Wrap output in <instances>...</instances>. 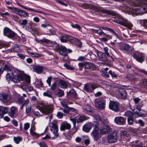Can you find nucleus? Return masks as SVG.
Instances as JSON below:
<instances>
[{
  "label": "nucleus",
  "mask_w": 147,
  "mask_h": 147,
  "mask_svg": "<svg viewBox=\"0 0 147 147\" xmlns=\"http://www.w3.org/2000/svg\"><path fill=\"white\" fill-rule=\"evenodd\" d=\"M37 107L40 111L44 113H51L52 111V108L51 106L43 103L38 104Z\"/></svg>",
  "instance_id": "nucleus-2"
},
{
  "label": "nucleus",
  "mask_w": 147,
  "mask_h": 147,
  "mask_svg": "<svg viewBox=\"0 0 147 147\" xmlns=\"http://www.w3.org/2000/svg\"><path fill=\"white\" fill-rule=\"evenodd\" d=\"M35 130V127L34 126L32 125L30 129V133L32 136L36 138H37L40 135L34 131Z\"/></svg>",
  "instance_id": "nucleus-25"
},
{
  "label": "nucleus",
  "mask_w": 147,
  "mask_h": 147,
  "mask_svg": "<svg viewBox=\"0 0 147 147\" xmlns=\"http://www.w3.org/2000/svg\"><path fill=\"white\" fill-rule=\"evenodd\" d=\"M13 74L11 75L10 73H7L6 76V80L9 82L11 79V77L13 76Z\"/></svg>",
  "instance_id": "nucleus-48"
},
{
  "label": "nucleus",
  "mask_w": 147,
  "mask_h": 147,
  "mask_svg": "<svg viewBox=\"0 0 147 147\" xmlns=\"http://www.w3.org/2000/svg\"><path fill=\"white\" fill-rule=\"evenodd\" d=\"M71 127V125L68 123H65L62 125L60 127L61 130H63L65 129H69Z\"/></svg>",
  "instance_id": "nucleus-31"
},
{
  "label": "nucleus",
  "mask_w": 147,
  "mask_h": 147,
  "mask_svg": "<svg viewBox=\"0 0 147 147\" xmlns=\"http://www.w3.org/2000/svg\"><path fill=\"white\" fill-rule=\"evenodd\" d=\"M121 136L122 138H125L129 136V134L125 131H121Z\"/></svg>",
  "instance_id": "nucleus-38"
},
{
  "label": "nucleus",
  "mask_w": 147,
  "mask_h": 147,
  "mask_svg": "<svg viewBox=\"0 0 147 147\" xmlns=\"http://www.w3.org/2000/svg\"><path fill=\"white\" fill-rule=\"evenodd\" d=\"M118 133L117 131H114L107 136L108 142L109 143L116 142L118 140Z\"/></svg>",
  "instance_id": "nucleus-8"
},
{
  "label": "nucleus",
  "mask_w": 147,
  "mask_h": 147,
  "mask_svg": "<svg viewBox=\"0 0 147 147\" xmlns=\"http://www.w3.org/2000/svg\"><path fill=\"white\" fill-rule=\"evenodd\" d=\"M31 104H29V105L26 106V113H28L30 111L31 109Z\"/></svg>",
  "instance_id": "nucleus-54"
},
{
  "label": "nucleus",
  "mask_w": 147,
  "mask_h": 147,
  "mask_svg": "<svg viewBox=\"0 0 147 147\" xmlns=\"http://www.w3.org/2000/svg\"><path fill=\"white\" fill-rule=\"evenodd\" d=\"M35 72L38 74H40L43 71L44 67L43 66L37 65L33 68Z\"/></svg>",
  "instance_id": "nucleus-26"
},
{
  "label": "nucleus",
  "mask_w": 147,
  "mask_h": 147,
  "mask_svg": "<svg viewBox=\"0 0 147 147\" xmlns=\"http://www.w3.org/2000/svg\"><path fill=\"white\" fill-rule=\"evenodd\" d=\"M50 33L49 34L47 33L46 34L50 36L51 35H54L55 34V30L53 29H51L49 31Z\"/></svg>",
  "instance_id": "nucleus-58"
},
{
  "label": "nucleus",
  "mask_w": 147,
  "mask_h": 147,
  "mask_svg": "<svg viewBox=\"0 0 147 147\" xmlns=\"http://www.w3.org/2000/svg\"><path fill=\"white\" fill-rule=\"evenodd\" d=\"M13 140L15 143L17 144H18L20 142L22 141V138L21 137L19 136L14 137Z\"/></svg>",
  "instance_id": "nucleus-39"
},
{
  "label": "nucleus",
  "mask_w": 147,
  "mask_h": 147,
  "mask_svg": "<svg viewBox=\"0 0 147 147\" xmlns=\"http://www.w3.org/2000/svg\"><path fill=\"white\" fill-rule=\"evenodd\" d=\"M8 108L3 107H0V116L2 118L4 115L7 113Z\"/></svg>",
  "instance_id": "nucleus-27"
},
{
  "label": "nucleus",
  "mask_w": 147,
  "mask_h": 147,
  "mask_svg": "<svg viewBox=\"0 0 147 147\" xmlns=\"http://www.w3.org/2000/svg\"><path fill=\"white\" fill-rule=\"evenodd\" d=\"M28 54L32 56L33 57H41V55L35 53H33L32 52H29L28 53Z\"/></svg>",
  "instance_id": "nucleus-46"
},
{
  "label": "nucleus",
  "mask_w": 147,
  "mask_h": 147,
  "mask_svg": "<svg viewBox=\"0 0 147 147\" xmlns=\"http://www.w3.org/2000/svg\"><path fill=\"white\" fill-rule=\"evenodd\" d=\"M139 22L141 25L146 28L147 29V20H139Z\"/></svg>",
  "instance_id": "nucleus-34"
},
{
  "label": "nucleus",
  "mask_w": 147,
  "mask_h": 147,
  "mask_svg": "<svg viewBox=\"0 0 147 147\" xmlns=\"http://www.w3.org/2000/svg\"><path fill=\"white\" fill-rule=\"evenodd\" d=\"M95 105L96 107L100 110L104 109L105 107V102L100 101H96Z\"/></svg>",
  "instance_id": "nucleus-19"
},
{
  "label": "nucleus",
  "mask_w": 147,
  "mask_h": 147,
  "mask_svg": "<svg viewBox=\"0 0 147 147\" xmlns=\"http://www.w3.org/2000/svg\"><path fill=\"white\" fill-rule=\"evenodd\" d=\"M64 93L63 91L61 89H59L57 92V95L59 97H61L63 96Z\"/></svg>",
  "instance_id": "nucleus-47"
},
{
  "label": "nucleus",
  "mask_w": 147,
  "mask_h": 147,
  "mask_svg": "<svg viewBox=\"0 0 147 147\" xmlns=\"http://www.w3.org/2000/svg\"><path fill=\"white\" fill-rule=\"evenodd\" d=\"M21 10V9L15 7L13 12L16 14L19 15Z\"/></svg>",
  "instance_id": "nucleus-60"
},
{
  "label": "nucleus",
  "mask_w": 147,
  "mask_h": 147,
  "mask_svg": "<svg viewBox=\"0 0 147 147\" xmlns=\"http://www.w3.org/2000/svg\"><path fill=\"white\" fill-rule=\"evenodd\" d=\"M3 70L7 71V73H10L11 75L13 74L12 67L6 65H5L3 68Z\"/></svg>",
  "instance_id": "nucleus-32"
},
{
  "label": "nucleus",
  "mask_w": 147,
  "mask_h": 147,
  "mask_svg": "<svg viewBox=\"0 0 147 147\" xmlns=\"http://www.w3.org/2000/svg\"><path fill=\"white\" fill-rule=\"evenodd\" d=\"M68 36L67 35H64L61 36L60 38V40L61 42H65L67 40H68Z\"/></svg>",
  "instance_id": "nucleus-43"
},
{
  "label": "nucleus",
  "mask_w": 147,
  "mask_h": 147,
  "mask_svg": "<svg viewBox=\"0 0 147 147\" xmlns=\"http://www.w3.org/2000/svg\"><path fill=\"white\" fill-rule=\"evenodd\" d=\"M58 49L60 54L64 56H66L68 53H70L71 52V50L67 49L65 47L63 46H59Z\"/></svg>",
  "instance_id": "nucleus-10"
},
{
  "label": "nucleus",
  "mask_w": 147,
  "mask_h": 147,
  "mask_svg": "<svg viewBox=\"0 0 147 147\" xmlns=\"http://www.w3.org/2000/svg\"><path fill=\"white\" fill-rule=\"evenodd\" d=\"M3 34L8 37L11 38L15 36V33L9 28H5L3 30Z\"/></svg>",
  "instance_id": "nucleus-11"
},
{
  "label": "nucleus",
  "mask_w": 147,
  "mask_h": 147,
  "mask_svg": "<svg viewBox=\"0 0 147 147\" xmlns=\"http://www.w3.org/2000/svg\"><path fill=\"white\" fill-rule=\"evenodd\" d=\"M135 40H133L131 42V43H136L139 42L141 44H142L143 43V41L140 39V37L139 36H137Z\"/></svg>",
  "instance_id": "nucleus-41"
},
{
  "label": "nucleus",
  "mask_w": 147,
  "mask_h": 147,
  "mask_svg": "<svg viewBox=\"0 0 147 147\" xmlns=\"http://www.w3.org/2000/svg\"><path fill=\"white\" fill-rule=\"evenodd\" d=\"M23 76L22 74H19L13 77L11 79V80L14 83H18L20 81H22Z\"/></svg>",
  "instance_id": "nucleus-21"
},
{
  "label": "nucleus",
  "mask_w": 147,
  "mask_h": 147,
  "mask_svg": "<svg viewBox=\"0 0 147 147\" xmlns=\"http://www.w3.org/2000/svg\"><path fill=\"white\" fill-rule=\"evenodd\" d=\"M22 75L24 76L22 81L25 79L27 83H30V77L28 76L25 75L23 74H22Z\"/></svg>",
  "instance_id": "nucleus-40"
},
{
  "label": "nucleus",
  "mask_w": 147,
  "mask_h": 147,
  "mask_svg": "<svg viewBox=\"0 0 147 147\" xmlns=\"http://www.w3.org/2000/svg\"><path fill=\"white\" fill-rule=\"evenodd\" d=\"M19 15L25 18L27 16L28 14L26 12L21 10Z\"/></svg>",
  "instance_id": "nucleus-44"
},
{
  "label": "nucleus",
  "mask_w": 147,
  "mask_h": 147,
  "mask_svg": "<svg viewBox=\"0 0 147 147\" xmlns=\"http://www.w3.org/2000/svg\"><path fill=\"white\" fill-rule=\"evenodd\" d=\"M137 109L139 112L137 111L134 112V113H133L130 111H128L125 112L124 115L128 117V118L133 117V116L134 115H135L136 117H145V115L142 113L144 111H143L141 109L137 108Z\"/></svg>",
  "instance_id": "nucleus-3"
},
{
  "label": "nucleus",
  "mask_w": 147,
  "mask_h": 147,
  "mask_svg": "<svg viewBox=\"0 0 147 147\" xmlns=\"http://www.w3.org/2000/svg\"><path fill=\"white\" fill-rule=\"evenodd\" d=\"M84 140V143L86 146L88 145L90 142L89 138L87 136H82Z\"/></svg>",
  "instance_id": "nucleus-35"
},
{
  "label": "nucleus",
  "mask_w": 147,
  "mask_h": 147,
  "mask_svg": "<svg viewBox=\"0 0 147 147\" xmlns=\"http://www.w3.org/2000/svg\"><path fill=\"white\" fill-rule=\"evenodd\" d=\"M59 85V86L62 88H66L67 86V84L65 82L62 80H60Z\"/></svg>",
  "instance_id": "nucleus-33"
},
{
  "label": "nucleus",
  "mask_w": 147,
  "mask_h": 147,
  "mask_svg": "<svg viewBox=\"0 0 147 147\" xmlns=\"http://www.w3.org/2000/svg\"><path fill=\"white\" fill-rule=\"evenodd\" d=\"M123 34L124 36L125 37H128L129 35L128 31L127 30H123Z\"/></svg>",
  "instance_id": "nucleus-50"
},
{
  "label": "nucleus",
  "mask_w": 147,
  "mask_h": 147,
  "mask_svg": "<svg viewBox=\"0 0 147 147\" xmlns=\"http://www.w3.org/2000/svg\"><path fill=\"white\" fill-rule=\"evenodd\" d=\"M105 54L102 52L100 51L97 53V55L101 61L104 62H106L108 60L107 57Z\"/></svg>",
  "instance_id": "nucleus-23"
},
{
  "label": "nucleus",
  "mask_w": 147,
  "mask_h": 147,
  "mask_svg": "<svg viewBox=\"0 0 147 147\" xmlns=\"http://www.w3.org/2000/svg\"><path fill=\"white\" fill-rule=\"evenodd\" d=\"M129 11L132 14L138 15L143 14L147 12V8L145 7H139L137 8H132L130 9Z\"/></svg>",
  "instance_id": "nucleus-6"
},
{
  "label": "nucleus",
  "mask_w": 147,
  "mask_h": 147,
  "mask_svg": "<svg viewBox=\"0 0 147 147\" xmlns=\"http://www.w3.org/2000/svg\"><path fill=\"white\" fill-rule=\"evenodd\" d=\"M52 79V77H48L47 78V79L46 80L47 83L48 84L49 86H50L51 85V82Z\"/></svg>",
  "instance_id": "nucleus-56"
},
{
  "label": "nucleus",
  "mask_w": 147,
  "mask_h": 147,
  "mask_svg": "<svg viewBox=\"0 0 147 147\" xmlns=\"http://www.w3.org/2000/svg\"><path fill=\"white\" fill-rule=\"evenodd\" d=\"M118 97L121 99H125L127 96V93L123 89H119L117 92Z\"/></svg>",
  "instance_id": "nucleus-14"
},
{
  "label": "nucleus",
  "mask_w": 147,
  "mask_h": 147,
  "mask_svg": "<svg viewBox=\"0 0 147 147\" xmlns=\"http://www.w3.org/2000/svg\"><path fill=\"white\" fill-rule=\"evenodd\" d=\"M11 99L10 96L5 94L2 93L0 94V100L4 102H6L9 101Z\"/></svg>",
  "instance_id": "nucleus-16"
},
{
  "label": "nucleus",
  "mask_w": 147,
  "mask_h": 147,
  "mask_svg": "<svg viewBox=\"0 0 147 147\" xmlns=\"http://www.w3.org/2000/svg\"><path fill=\"white\" fill-rule=\"evenodd\" d=\"M114 121L117 124L123 125L126 123V119H124L123 117L118 116L115 117Z\"/></svg>",
  "instance_id": "nucleus-15"
},
{
  "label": "nucleus",
  "mask_w": 147,
  "mask_h": 147,
  "mask_svg": "<svg viewBox=\"0 0 147 147\" xmlns=\"http://www.w3.org/2000/svg\"><path fill=\"white\" fill-rule=\"evenodd\" d=\"M115 22L129 28H130L133 26L132 24L129 21L124 19L121 16H119V19L115 20Z\"/></svg>",
  "instance_id": "nucleus-4"
},
{
  "label": "nucleus",
  "mask_w": 147,
  "mask_h": 147,
  "mask_svg": "<svg viewBox=\"0 0 147 147\" xmlns=\"http://www.w3.org/2000/svg\"><path fill=\"white\" fill-rule=\"evenodd\" d=\"M68 40L71 43L79 47H81L82 46V42L77 38L71 36H68Z\"/></svg>",
  "instance_id": "nucleus-9"
},
{
  "label": "nucleus",
  "mask_w": 147,
  "mask_h": 147,
  "mask_svg": "<svg viewBox=\"0 0 147 147\" xmlns=\"http://www.w3.org/2000/svg\"><path fill=\"white\" fill-rule=\"evenodd\" d=\"M38 43H51V41L49 39L45 38H43L40 40H37Z\"/></svg>",
  "instance_id": "nucleus-36"
},
{
  "label": "nucleus",
  "mask_w": 147,
  "mask_h": 147,
  "mask_svg": "<svg viewBox=\"0 0 147 147\" xmlns=\"http://www.w3.org/2000/svg\"><path fill=\"white\" fill-rule=\"evenodd\" d=\"M18 110L17 107L13 106L10 108V111L9 113V115L11 117H14L15 114Z\"/></svg>",
  "instance_id": "nucleus-28"
},
{
  "label": "nucleus",
  "mask_w": 147,
  "mask_h": 147,
  "mask_svg": "<svg viewBox=\"0 0 147 147\" xmlns=\"http://www.w3.org/2000/svg\"><path fill=\"white\" fill-rule=\"evenodd\" d=\"M43 94L44 96L49 98H51L52 97L51 93L48 90L46 92H44Z\"/></svg>",
  "instance_id": "nucleus-45"
},
{
  "label": "nucleus",
  "mask_w": 147,
  "mask_h": 147,
  "mask_svg": "<svg viewBox=\"0 0 147 147\" xmlns=\"http://www.w3.org/2000/svg\"><path fill=\"white\" fill-rule=\"evenodd\" d=\"M96 88L95 85L88 83L84 85V89L87 92H92Z\"/></svg>",
  "instance_id": "nucleus-12"
},
{
  "label": "nucleus",
  "mask_w": 147,
  "mask_h": 147,
  "mask_svg": "<svg viewBox=\"0 0 147 147\" xmlns=\"http://www.w3.org/2000/svg\"><path fill=\"white\" fill-rule=\"evenodd\" d=\"M109 73L112 77L115 78H117V75L114 73V72H112L111 70H110L109 71Z\"/></svg>",
  "instance_id": "nucleus-57"
},
{
  "label": "nucleus",
  "mask_w": 147,
  "mask_h": 147,
  "mask_svg": "<svg viewBox=\"0 0 147 147\" xmlns=\"http://www.w3.org/2000/svg\"><path fill=\"white\" fill-rule=\"evenodd\" d=\"M111 129L109 125H105L100 129V132L102 134H107L111 131Z\"/></svg>",
  "instance_id": "nucleus-20"
},
{
  "label": "nucleus",
  "mask_w": 147,
  "mask_h": 147,
  "mask_svg": "<svg viewBox=\"0 0 147 147\" xmlns=\"http://www.w3.org/2000/svg\"><path fill=\"white\" fill-rule=\"evenodd\" d=\"M84 66L85 68L87 69H90L92 70H94L96 68V65L91 63H86L84 64Z\"/></svg>",
  "instance_id": "nucleus-29"
},
{
  "label": "nucleus",
  "mask_w": 147,
  "mask_h": 147,
  "mask_svg": "<svg viewBox=\"0 0 147 147\" xmlns=\"http://www.w3.org/2000/svg\"><path fill=\"white\" fill-rule=\"evenodd\" d=\"M51 136H52V140H55L59 136L58 133V128L56 120L53 121L50 124Z\"/></svg>",
  "instance_id": "nucleus-1"
},
{
  "label": "nucleus",
  "mask_w": 147,
  "mask_h": 147,
  "mask_svg": "<svg viewBox=\"0 0 147 147\" xmlns=\"http://www.w3.org/2000/svg\"><path fill=\"white\" fill-rule=\"evenodd\" d=\"M24 99L22 97L20 98L18 100V103L20 104H23V102H24Z\"/></svg>",
  "instance_id": "nucleus-63"
},
{
  "label": "nucleus",
  "mask_w": 147,
  "mask_h": 147,
  "mask_svg": "<svg viewBox=\"0 0 147 147\" xmlns=\"http://www.w3.org/2000/svg\"><path fill=\"white\" fill-rule=\"evenodd\" d=\"M94 118L98 121H100L104 123L106 122L105 118L102 115L100 116L99 115L95 114L94 115Z\"/></svg>",
  "instance_id": "nucleus-24"
},
{
  "label": "nucleus",
  "mask_w": 147,
  "mask_h": 147,
  "mask_svg": "<svg viewBox=\"0 0 147 147\" xmlns=\"http://www.w3.org/2000/svg\"><path fill=\"white\" fill-rule=\"evenodd\" d=\"M67 94L69 96L73 97L75 98H76L77 96L76 92L74 89L70 90L68 92H67Z\"/></svg>",
  "instance_id": "nucleus-30"
},
{
  "label": "nucleus",
  "mask_w": 147,
  "mask_h": 147,
  "mask_svg": "<svg viewBox=\"0 0 147 147\" xmlns=\"http://www.w3.org/2000/svg\"><path fill=\"white\" fill-rule=\"evenodd\" d=\"M127 121L128 124L129 125H131L133 122V117L131 118H129L127 119Z\"/></svg>",
  "instance_id": "nucleus-64"
},
{
  "label": "nucleus",
  "mask_w": 147,
  "mask_h": 147,
  "mask_svg": "<svg viewBox=\"0 0 147 147\" xmlns=\"http://www.w3.org/2000/svg\"><path fill=\"white\" fill-rule=\"evenodd\" d=\"M63 115L64 114L63 113L59 112L57 113V116L58 118L61 119L62 118Z\"/></svg>",
  "instance_id": "nucleus-62"
},
{
  "label": "nucleus",
  "mask_w": 147,
  "mask_h": 147,
  "mask_svg": "<svg viewBox=\"0 0 147 147\" xmlns=\"http://www.w3.org/2000/svg\"><path fill=\"white\" fill-rule=\"evenodd\" d=\"M111 32L113 34L115 37H116L117 39H120L121 38L112 29L111 30Z\"/></svg>",
  "instance_id": "nucleus-52"
},
{
  "label": "nucleus",
  "mask_w": 147,
  "mask_h": 147,
  "mask_svg": "<svg viewBox=\"0 0 147 147\" xmlns=\"http://www.w3.org/2000/svg\"><path fill=\"white\" fill-rule=\"evenodd\" d=\"M65 67H66L67 69L70 70H73L74 69V68L73 67L69 66L67 63H65L64 64Z\"/></svg>",
  "instance_id": "nucleus-53"
},
{
  "label": "nucleus",
  "mask_w": 147,
  "mask_h": 147,
  "mask_svg": "<svg viewBox=\"0 0 147 147\" xmlns=\"http://www.w3.org/2000/svg\"><path fill=\"white\" fill-rule=\"evenodd\" d=\"M86 119V117L84 116H80L77 120L78 122H82Z\"/></svg>",
  "instance_id": "nucleus-42"
},
{
  "label": "nucleus",
  "mask_w": 147,
  "mask_h": 147,
  "mask_svg": "<svg viewBox=\"0 0 147 147\" xmlns=\"http://www.w3.org/2000/svg\"><path fill=\"white\" fill-rule=\"evenodd\" d=\"M90 7L92 9L94 10L101 12L103 13L108 14V15H111L113 16H116L117 15V14L114 12L110 11L109 10H105L100 9L93 5H90Z\"/></svg>",
  "instance_id": "nucleus-5"
},
{
  "label": "nucleus",
  "mask_w": 147,
  "mask_h": 147,
  "mask_svg": "<svg viewBox=\"0 0 147 147\" xmlns=\"http://www.w3.org/2000/svg\"><path fill=\"white\" fill-rule=\"evenodd\" d=\"M60 109L62 110L65 113H67L69 112V107H68L65 108V109L60 108Z\"/></svg>",
  "instance_id": "nucleus-59"
},
{
  "label": "nucleus",
  "mask_w": 147,
  "mask_h": 147,
  "mask_svg": "<svg viewBox=\"0 0 147 147\" xmlns=\"http://www.w3.org/2000/svg\"><path fill=\"white\" fill-rule=\"evenodd\" d=\"M30 126V124L29 123H26L24 124V130H27L28 129Z\"/></svg>",
  "instance_id": "nucleus-51"
},
{
  "label": "nucleus",
  "mask_w": 147,
  "mask_h": 147,
  "mask_svg": "<svg viewBox=\"0 0 147 147\" xmlns=\"http://www.w3.org/2000/svg\"><path fill=\"white\" fill-rule=\"evenodd\" d=\"M92 123L90 122L85 124L83 127V130L85 132L88 133L92 128Z\"/></svg>",
  "instance_id": "nucleus-22"
},
{
  "label": "nucleus",
  "mask_w": 147,
  "mask_h": 147,
  "mask_svg": "<svg viewBox=\"0 0 147 147\" xmlns=\"http://www.w3.org/2000/svg\"><path fill=\"white\" fill-rule=\"evenodd\" d=\"M130 46L129 45L123 42L119 43V49L121 50L128 51L129 50Z\"/></svg>",
  "instance_id": "nucleus-17"
},
{
  "label": "nucleus",
  "mask_w": 147,
  "mask_h": 147,
  "mask_svg": "<svg viewBox=\"0 0 147 147\" xmlns=\"http://www.w3.org/2000/svg\"><path fill=\"white\" fill-rule=\"evenodd\" d=\"M83 111L84 112L86 113L92 112V109L89 106H86L83 107Z\"/></svg>",
  "instance_id": "nucleus-37"
},
{
  "label": "nucleus",
  "mask_w": 147,
  "mask_h": 147,
  "mask_svg": "<svg viewBox=\"0 0 147 147\" xmlns=\"http://www.w3.org/2000/svg\"><path fill=\"white\" fill-rule=\"evenodd\" d=\"M118 103L115 102L110 101L109 107L110 109L115 111H119Z\"/></svg>",
  "instance_id": "nucleus-13"
},
{
  "label": "nucleus",
  "mask_w": 147,
  "mask_h": 147,
  "mask_svg": "<svg viewBox=\"0 0 147 147\" xmlns=\"http://www.w3.org/2000/svg\"><path fill=\"white\" fill-rule=\"evenodd\" d=\"M133 57L138 61L140 63L142 62L144 60V56L143 54L142 53L139 54L138 55L134 54Z\"/></svg>",
  "instance_id": "nucleus-18"
},
{
  "label": "nucleus",
  "mask_w": 147,
  "mask_h": 147,
  "mask_svg": "<svg viewBox=\"0 0 147 147\" xmlns=\"http://www.w3.org/2000/svg\"><path fill=\"white\" fill-rule=\"evenodd\" d=\"M101 134L98 127L94 128L91 133V136L93 137L94 140L96 141L101 137Z\"/></svg>",
  "instance_id": "nucleus-7"
},
{
  "label": "nucleus",
  "mask_w": 147,
  "mask_h": 147,
  "mask_svg": "<svg viewBox=\"0 0 147 147\" xmlns=\"http://www.w3.org/2000/svg\"><path fill=\"white\" fill-rule=\"evenodd\" d=\"M141 84H142L144 86L147 87V79H143L140 81Z\"/></svg>",
  "instance_id": "nucleus-49"
},
{
  "label": "nucleus",
  "mask_w": 147,
  "mask_h": 147,
  "mask_svg": "<svg viewBox=\"0 0 147 147\" xmlns=\"http://www.w3.org/2000/svg\"><path fill=\"white\" fill-rule=\"evenodd\" d=\"M104 50L105 51V54L108 57H110V55L108 52L109 50L108 48L107 47H105L104 48Z\"/></svg>",
  "instance_id": "nucleus-61"
},
{
  "label": "nucleus",
  "mask_w": 147,
  "mask_h": 147,
  "mask_svg": "<svg viewBox=\"0 0 147 147\" xmlns=\"http://www.w3.org/2000/svg\"><path fill=\"white\" fill-rule=\"evenodd\" d=\"M57 87V84L56 82H54L52 84L50 89L51 90H55L56 89Z\"/></svg>",
  "instance_id": "nucleus-55"
}]
</instances>
